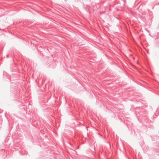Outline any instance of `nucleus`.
<instances>
[{"mask_svg":"<svg viewBox=\"0 0 159 159\" xmlns=\"http://www.w3.org/2000/svg\"><path fill=\"white\" fill-rule=\"evenodd\" d=\"M7 58L9 57V56H8V55H7Z\"/></svg>","mask_w":159,"mask_h":159,"instance_id":"1","label":"nucleus"}]
</instances>
